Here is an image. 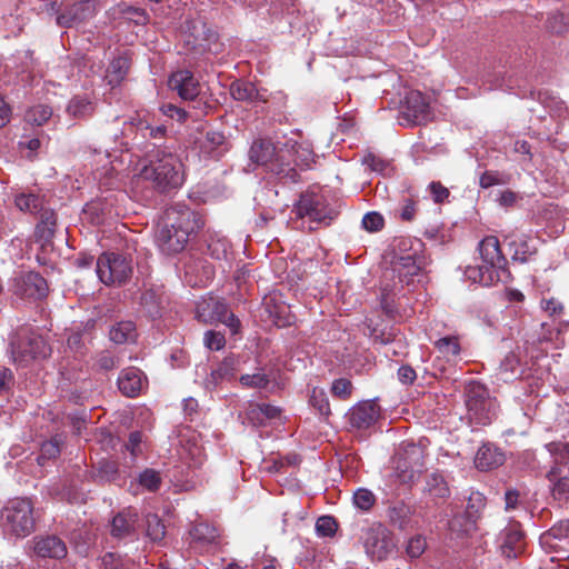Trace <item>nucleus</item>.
<instances>
[{
  "mask_svg": "<svg viewBox=\"0 0 569 569\" xmlns=\"http://www.w3.org/2000/svg\"><path fill=\"white\" fill-rule=\"evenodd\" d=\"M203 222L198 212L188 206L176 203L166 209L159 223L156 241L166 254H176L184 250L190 236L197 232Z\"/></svg>",
  "mask_w": 569,
  "mask_h": 569,
  "instance_id": "1",
  "label": "nucleus"
},
{
  "mask_svg": "<svg viewBox=\"0 0 569 569\" xmlns=\"http://www.w3.org/2000/svg\"><path fill=\"white\" fill-rule=\"evenodd\" d=\"M288 146L289 143H286L284 148L277 149L271 140H256L249 150V159L278 176L283 182L295 183L298 179V172L291 166Z\"/></svg>",
  "mask_w": 569,
  "mask_h": 569,
  "instance_id": "2",
  "label": "nucleus"
},
{
  "mask_svg": "<svg viewBox=\"0 0 569 569\" xmlns=\"http://www.w3.org/2000/svg\"><path fill=\"white\" fill-rule=\"evenodd\" d=\"M140 176L151 181L159 191L176 189L183 182L182 163L177 156L163 153L144 166Z\"/></svg>",
  "mask_w": 569,
  "mask_h": 569,
  "instance_id": "3",
  "label": "nucleus"
},
{
  "mask_svg": "<svg viewBox=\"0 0 569 569\" xmlns=\"http://www.w3.org/2000/svg\"><path fill=\"white\" fill-rule=\"evenodd\" d=\"M9 351L16 365L27 367L33 361L48 358L51 348L40 335L21 328L11 337Z\"/></svg>",
  "mask_w": 569,
  "mask_h": 569,
  "instance_id": "4",
  "label": "nucleus"
},
{
  "mask_svg": "<svg viewBox=\"0 0 569 569\" xmlns=\"http://www.w3.org/2000/svg\"><path fill=\"white\" fill-rule=\"evenodd\" d=\"M1 526L7 533H31L36 528L33 506L28 499H13L3 509Z\"/></svg>",
  "mask_w": 569,
  "mask_h": 569,
  "instance_id": "5",
  "label": "nucleus"
},
{
  "mask_svg": "<svg viewBox=\"0 0 569 569\" xmlns=\"http://www.w3.org/2000/svg\"><path fill=\"white\" fill-rule=\"evenodd\" d=\"M466 406L471 419L479 425H488L496 416L497 403L488 389L480 382L470 381L466 387Z\"/></svg>",
  "mask_w": 569,
  "mask_h": 569,
  "instance_id": "6",
  "label": "nucleus"
},
{
  "mask_svg": "<svg viewBox=\"0 0 569 569\" xmlns=\"http://www.w3.org/2000/svg\"><path fill=\"white\" fill-rule=\"evenodd\" d=\"M97 274L107 286H120L131 278L132 262L121 253L104 252L97 260Z\"/></svg>",
  "mask_w": 569,
  "mask_h": 569,
  "instance_id": "7",
  "label": "nucleus"
},
{
  "mask_svg": "<svg viewBox=\"0 0 569 569\" xmlns=\"http://www.w3.org/2000/svg\"><path fill=\"white\" fill-rule=\"evenodd\" d=\"M9 291L23 300H40L48 295V283L38 272H21L11 279Z\"/></svg>",
  "mask_w": 569,
  "mask_h": 569,
  "instance_id": "8",
  "label": "nucleus"
},
{
  "mask_svg": "<svg viewBox=\"0 0 569 569\" xmlns=\"http://www.w3.org/2000/svg\"><path fill=\"white\" fill-rule=\"evenodd\" d=\"M295 211L299 218L307 217L311 222L326 226L336 217V212L327 206L325 199L315 193L301 194Z\"/></svg>",
  "mask_w": 569,
  "mask_h": 569,
  "instance_id": "9",
  "label": "nucleus"
},
{
  "mask_svg": "<svg viewBox=\"0 0 569 569\" xmlns=\"http://www.w3.org/2000/svg\"><path fill=\"white\" fill-rule=\"evenodd\" d=\"M423 449L416 443L402 445L395 458V468L402 481H412L423 466Z\"/></svg>",
  "mask_w": 569,
  "mask_h": 569,
  "instance_id": "10",
  "label": "nucleus"
},
{
  "mask_svg": "<svg viewBox=\"0 0 569 569\" xmlns=\"http://www.w3.org/2000/svg\"><path fill=\"white\" fill-rule=\"evenodd\" d=\"M96 6L93 0H76L62 3L57 13V24L62 28H71L93 17Z\"/></svg>",
  "mask_w": 569,
  "mask_h": 569,
  "instance_id": "11",
  "label": "nucleus"
},
{
  "mask_svg": "<svg viewBox=\"0 0 569 569\" xmlns=\"http://www.w3.org/2000/svg\"><path fill=\"white\" fill-rule=\"evenodd\" d=\"M485 506L486 498L481 493H471L465 513L451 521L450 530L458 533H470L479 530L477 522L481 518V511Z\"/></svg>",
  "mask_w": 569,
  "mask_h": 569,
  "instance_id": "12",
  "label": "nucleus"
},
{
  "mask_svg": "<svg viewBox=\"0 0 569 569\" xmlns=\"http://www.w3.org/2000/svg\"><path fill=\"white\" fill-rule=\"evenodd\" d=\"M479 252L483 263L489 269L500 271L501 277L506 281L509 280L510 273L506 269L507 260L501 252L499 240L496 237H486L479 243Z\"/></svg>",
  "mask_w": 569,
  "mask_h": 569,
  "instance_id": "13",
  "label": "nucleus"
},
{
  "mask_svg": "<svg viewBox=\"0 0 569 569\" xmlns=\"http://www.w3.org/2000/svg\"><path fill=\"white\" fill-rule=\"evenodd\" d=\"M423 267V258L416 252L406 256H395L391 261V271L400 283L410 284L413 278L419 276Z\"/></svg>",
  "mask_w": 569,
  "mask_h": 569,
  "instance_id": "14",
  "label": "nucleus"
},
{
  "mask_svg": "<svg viewBox=\"0 0 569 569\" xmlns=\"http://www.w3.org/2000/svg\"><path fill=\"white\" fill-rule=\"evenodd\" d=\"M429 103L420 91H410L406 96L403 117L411 124H421L429 118Z\"/></svg>",
  "mask_w": 569,
  "mask_h": 569,
  "instance_id": "15",
  "label": "nucleus"
},
{
  "mask_svg": "<svg viewBox=\"0 0 569 569\" xmlns=\"http://www.w3.org/2000/svg\"><path fill=\"white\" fill-rule=\"evenodd\" d=\"M380 409L373 401H363L350 409L348 421L357 429L370 428L379 418Z\"/></svg>",
  "mask_w": 569,
  "mask_h": 569,
  "instance_id": "16",
  "label": "nucleus"
},
{
  "mask_svg": "<svg viewBox=\"0 0 569 569\" xmlns=\"http://www.w3.org/2000/svg\"><path fill=\"white\" fill-rule=\"evenodd\" d=\"M397 536H367L363 546L367 555L377 560H383L397 550Z\"/></svg>",
  "mask_w": 569,
  "mask_h": 569,
  "instance_id": "17",
  "label": "nucleus"
},
{
  "mask_svg": "<svg viewBox=\"0 0 569 569\" xmlns=\"http://www.w3.org/2000/svg\"><path fill=\"white\" fill-rule=\"evenodd\" d=\"M169 87L183 100H193L199 94V83L188 70L174 72L169 79Z\"/></svg>",
  "mask_w": 569,
  "mask_h": 569,
  "instance_id": "18",
  "label": "nucleus"
},
{
  "mask_svg": "<svg viewBox=\"0 0 569 569\" xmlns=\"http://www.w3.org/2000/svg\"><path fill=\"white\" fill-rule=\"evenodd\" d=\"M33 549L42 558H62L67 555L66 543L59 536H37Z\"/></svg>",
  "mask_w": 569,
  "mask_h": 569,
  "instance_id": "19",
  "label": "nucleus"
},
{
  "mask_svg": "<svg viewBox=\"0 0 569 569\" xmlns=\"http://www.w3.org/2000/svg\"><path fill=\"white\" fill-rule=\"evenodd\" d=\"M239 365V359L234 355H230L226 357L216 369H213L210 375L204 380V386L207 389H213L219 386L223 380H229L233 378L237 367Z\"/></svg>",
  "mask_w": 569,
  "mask_h": 569,
  "instance_id": "20",
  "label": "nucleus"
},
{
  "mask_svg": "<svg viewBox=\"0 0 569 569\" xmlns=\"http://www.w3.org/2000/svg\"><path fill=\"white\" fill-rule=\"evenodd\" d=\"M196 312L198 320L204 323H211L214 321L220 322L229 310L224 302L210 298L199 303Z\"/></svg>",
  "mask_w": 569,
  "mask_h": 569,
  "instance_id": "21",
  "label": "nucleus"
},
{
  "mask_svg": "<svg viewBox=\"0 0 569 569\" xmlns=\"http://www.w3.org/2000/svg\"><path fill=\"white\" fill-rule=\"evenodd\" d=\"M505 455L492 445H483L479 448L475 463L479 470L486 471L501 466Z\"/></svg>",
  "mask_w": 569,
  "mask_h": 569,
  "instance_id": "22",
  "label": "nucleus"
},
{
  "mask_svg": "<svg viewBox=\"0 0 569 569\" xmlns=\"http://www.w3.org/2000/svg\"><path fill=\"white\" fill-rule=\"evenodd\" d=\"M511 259L521 263L536 253L537 249L533 247L526 236H509L506 238Z\"/></svg>",
  "mask_w": 569,
  "mask_h": 569,
  "instance_id": "23",
  "label": "nucleus"
},
{
  "mask_svg": "<svg viewBox=\"0 0 569 569\" xmlns=\"http://www.w3.org/2000/svg\"><path fill=\"white\" fill-rule=\"evenodd\" d=\"M465 276L473 283L481 286H491L496 282L506 280L501 277L500 271L491 270L486 264L483 266H468L465 270Z\"/></svg>",
  "mask_w": 569,
  "mask_h": 569,
  "instance_id": "24",
  "label": "nucleus"
},
{
  "mask_svg": "<svg viewBox=\"0 0 569 569\" xmlns=\"http://www.w3.org/2000/svg\"><path fill=\"white\" fill-rule=\"evenodd\" d=\"M141 371L128 368L118 378L119 390L127 397H136L142 389Z\"/></svg>",
  "mask_w": 569,
  "mask_h": 569,
  "instance_id": "25",
  "label": "nucleus"
},
{
  "mask_svg": "<svg viewBox=\"0 0 569 569\" xmlns=\"http://www.w3.org/2000/svg\"><path fill=\"white\" fill-rule=\"evenodd\" d=\"M130 69V60L126 56L114 58L106 71V80L112 88L119 86L127 77Z\"/></svg>",
  "mask_w": 569,
  "mask_h": 569,
  "instance_id": "26",
  "label": "nucleus"
},
{
  "mask_svg": "<svg viewBox=\"0 0 569 569\" xmlns=\"http://www.w3.org/2000/svg\"><path fill=\"white\" fill-rule=\"evenodd\" d=\"M109 337L118 345L133 342L137 338L136 323L130 320L117 322L111 327Z\"/></svg>",
  "mask_w": 569,
  "mask_h": 569,
  "instance_id": "27",
  "label": "nucleus"
},
{
  "mask_svg": "<svg viewBox=\"0 0 569 569\" xmlns=\"http://www.w3.org/2000/svg\"><path fill=\"white\" fill-rule=\"evenodd\" d=\"M522 372L520 353L517 351H510L507 353L499 366V373L501 378L505 381L512 380L520 377Z\"/></svg>",
  "mask_w": 569,
  "mask_h": 569,
  "instance_id": "28",
  "label": "nucleus"
},
{
  "mask_svg": "<svg viewBox=\"0 0 569 569\" xmlns=\"http://www.w3.org/2000/svg\"><path fill=\"white\" fill-rule=\"evenodd\" d=\"M138 521V515L132 509H126L119 512L112 519L113 533H129L138 530L136 522Z\"/></svg>",
  "mask_w": 569,
  "mask_h": 569,
  "instance_id": "29",
  "label": "nucleus"
},
{
  "mask_svg": "<svg viewBox=\"0 0 569 569\" xmlns=\"http://www.w3.org/2000/svg\"><path fill=\"white\" fill-rule=\"evenodd\" d=\"M162 302L161 295L153 289L146 290L140 298L143 312L150 318H156L161 315Z\"/></svg>",
  "mask_w": 569,
  "mask_h": 569,
  "instance_id": "30",
  "label": "nucleus"
},
{
  "mask_svg": "<svg viewBox=\"0 0 569 569\" xmlns=\"http://www.w3.org/2000/svg\"><path fill=\"white\" fill-rule=\"evenodd\" d=\"M548 479L552 483L551 493L555 500L559 502L569 501V477L558 478L556 469H551L548 472Z\"/></svg>",
  "mask_w": 569,
  "mask_h": 569,
  "instance_id": "31",
  "label": "nucleus"
},
{
  "mask_svg": "<svg viewBox=\"0 0 569 569\" xmlns=\"http://www.w3.org/2000/svg\"><path fill=\"white\" fill-rule=\"evenodd\" d=\"M307 512L303 509H292L283 513V531H302L309 528L306 522Z\"/></svg>",
  "mask_w": 569,
  "mask_h": 569,
  "instance_id": "32",
  "label": "nucleus"
},
{
  "mask_svg": "<svg viewBox=\"0 0 569 569\" xmlns=\"http://www.w3.org/2000/svg\"><path fill=\"white\" fill-rule=\"evenodd\" d=\"M93 103L84 97L77 96L72 98L67 106L68 114L78 119L88 118L93 113Z\"/></svg>",
  "mask_w": 569,
  "mask_h": 569,
  "instance_id": "33",
  "label": "nucleus"
},
{
  "mask_svg": "<svg viewBox=\"0 0 569 569\" xmlns=\"http://www.w3.org/2000/svg\"><path fill=\"white\" fill-rule=\"evenodd\" d=\"M230 94L238 101H253L258 97V91L253 83L238 80L231 83Z\"/></svg>",
  "mask_w": 569,
  "mask_h": 569,
  "instance_id": "34",
  "label": "nucleus"
},
{
  "mask_svg": "<svg viewBox=\"0 0 569 569\" xmlns=\"http://www.w3.org/2000/svg\"><path fill=\"white\" fill-rule=\"evenodd\" d=\"M426 490L431 497L437 499H446L450 495L449 487L443 477L437 473L428 476L426 481Z\"/></svg>",
  "mask_w": 569,
  "mask_h": 569,
  "instance_id": "35",
  "label": "nucleus"
},
{
  "mask_svg": "<svg viewBox=\"0 0 569 569\" xmlns=\"http://www.w3.org/2000/svg\"><path fill=\"white\" fill-rule=\"evenodd\" d=\"M401 543L410 558H418L425 552L427 548L425 536H401Z\"/></svg>",
  "mask_w": 569,
  "mask_h": 569,
  "instance_id": "36",
  "label": "nucleus"
},
{
  "mask_svg": "<svg viewBox=\"0 0 569 569\" xmlns=\"http://www.w3.org/2000/svg\"><path fill=\"white\" fill-rule=\"evenodd\" d=\"M52 117V109L44 104H38L27 110L24 120L32 126H42Z\"/></svg>",
  "mask_w": 569,
  "mask_h": 569,
  "instance_id": "37",
  "label": "nucleus"
},
{
  "mask_svg": "<svg viewBox=\"0 0 569 569\" xmlns=\"http://www.w3.org/2000/svg\"><path fill=\"white\" fill-rule=\"evenodd\" d=\"M56 222V213L50 210H44L41 213L40 223L37 226L38 236L41 239L49 241L54 234Z\"/></svg>",
  "mask_w": 569,
  "mask_h": 569,
  "instance_id": "38",
  "label": "nucleus"
},
{
  "mask_svg": "<svg viewBox=\"0 0 569 569\" xmlns=\"http://www.w3.org/2000/svg\"><path fill=\"white\" fill-rule=\"evenodd\" d=\"M139 485L150 492H156L159 490L162 483V477L159 471L147 468L142 472H140L138 477Z\"/></svg>",
  "mask_w": 569,
  "mask_h": 569,
  "instance_id": "39",
  "label": "nucleus"
},
{
  "mask_svg": "<svg viewBox=\"0 0 569 569\" xmlns=\"http://www.w3.org/2000/svg\"><path fill=\"white\" fill-rule=\"evenodd\" d=\"M523 536H503L500 542L501 553L507 558H516L523 550Z\"/></svg>",
  "mask_w": 569,
  "mask_h": 569,
  "instance_id": "40",
  "label": "nucleus"
},
{
  "mask_svg": "<svg viewBox=\"0 0 569 569\" xmlns=\"http://www.w3.org/2000/svg\"><path fill=\"white\" fill-rule=\"evenodd\" d=\"M439 353L451 359L460 353V345L457 337H445L435 342Z\"/></svg>",
  "mask_w": 569,
  "mask_h": 569,
  "instance_id": "41",
  "label": "nucleus"
},
{
  "mask_svg": "<svg viewBox=\"0 0 569 569\" xmlns=\"http://www.w3.org/2000/svg\"><path fill=\"white\" fill-rule=\"evenodd\" d=\"M353 503L358 509L369 511L376 503V496L369 489L359 488L353 493Z\"/></svg>",
  "mask_w": 569,
  "mask_h": 569,
  "instance_id": "42",
  "label": "nucleus"
},
{
  "mask_svg": "<svg viewBox=\"0 0 569 569\" xmlns=\"http://www.w3.org/2000/svg\"><path fill=\"white\" fill-rule=\"evenodd\" d=\"M269 382V377L261 371L252 375H242L240 377V383L247 388L262 389L266 388Z\"/></svg>",
  "mask_w": 569,
  "mask_h": 569,
  "instance_id": "43",
  "label": "nucleus"
},
{
  "mask_svg": "<svg viewBox=\"0 0 569 569\" xmlns=\"http://www.w3.org/2000/svg\"><path fill=\"white\" fill-rule=\"evenodd\" d=\"M60 453V439L58 437L52 438L49 441L42 443L40 455L37 458L39 465H43L44 459H52L58 457Z\"/></svg>",
  "mask_w": 569,
  "mask_h": 569,
  "instance_id": "44",
  "label": "nucleus"
},
{
  "mask_svg": "<svg viewBox=\"0 0 569 569\" xmlns=\"http://www.w3.org/2000/svg\"><path fill=\"white\" fill-rule=\"evenodd\" d=\"M17 207L22 211L34 212L42 207L41 199L36 194H20L16 198Z\"/></svg>",
  "mask_w": 569,
  "mask_h": 569,
  "instance_id": "45",
  "label": "nucleus"
},
{
  "mask_svg": "<svg viewBox=\"0 0 569 569\" xmlns=\"http://www.w3.org/2000/svg\"><path fill=\"white\" fill-rule=\"evenodd\" d=\"M362 227L369 232L380 231L385 226L383 217L376 212H368L362 218Z\"/></svg>",
  "mask_w": 569,
  "mask_h": 569,
  "instance_id": "46",
  "label": "nucleus"
},
{
  "mask_svg": "<svg viewBox=\"0 0 569 569\" xmlns=\"http://www.w3.org/2000/svg\"><path fill=\"white\" fill-rule=\"evenodd\" d=\"M288 143H289L288 148L290 150L289 158L291 157V153L293 152L297 156V159L293 160L296 164L308 166L309 162L313 158L312 152L308 148H303L301 144H298L296 141L292 143H290V142H288Z\"/></svg>",
  "mask_w": 569,
  "mask_h": 569,
  "instance_id": "47",
  "label": "nucleus"
},
{
  "mask_svg": "<svg viewBox=\"0 0 569 569\" xmlns=\"http://www.w3.org/2000/svg\"><path fill=\"white\" fill-rule=\"evenodd\" d=\"M352 389L351 381L345 378L336 379L331 386L332 395L340 399L349 398L352 393Z\"/></svg>",
  "mask_w": 569,
  "mask_h": 569,
  "instance_id": "48",
  "label": "nucleus"
},
{
  "mask_svg": "<svg viewBox=\"0 0 569 569\" xmlns=\"http://www.w3.org/2000/svg\"><path fill=\"white\" fill-rule=\"evenodd\" d=\"M204 346L210 350H221L226 345L224 336L221 332L209 330L203 337Z\"/></svg>",
  "mask_w": 569,
  "mask_h": 569,
  "instance_id": "49",
  "label": "nucleus"
},
{
  "mask_svg": "<svg viewBox=\"0 0 569 569\" xmlns=\"http://www.w3.org/2000/svg\"><path fill=\"white\" fill-rule=\"evenodd\" d=\"M310 402L321 416L328 417L331 413L329 401L325 392L313 390Z\"/></svg>",
  "mask_w": 569,
  "mask_h": 569,
  "instance_id": "50",
  "label": "nucleus"
},
{
  "mask_svg": "<svg viewBox=\"0 0 569 569\" xmlns=\"http://www.w3.org/2000/svg\"><path fill=\"white\" fill-rule=\"evenodd\" d=\"M407 516V508L405 506H396L388 509V517L395 529L405 530V518Z\"/></svg>",
  "mask_w": 569,
  "mask_h": 569,
  "instance_id": "51",
  "label": "nucleus"
},
{
  "mask_svg": "<svg viewBox=\"0 0 569 569\" xmlns=\"http://www.w3.org/2000/svg\"><path fill=\"white\" fill-rule=\"evenodd\" d=\"M315 528L317 533H336L338 522L332 516H322L318 518Z\"/></svg>",
  "mask_w": 569,
  "mask_h": 569,
  "instance_id": "52",
  "label": "nucleus"
},
{
  "mask_svg": "<svg viewBox=\"0 0 569 569\" xmlns=\"http://www.w3.org/2000/svg\"><path fill=\"white\" fill-rule=\"evenodd\" d=\"M548 451L555 456L557 463H563L569 459V445L563 442H551L547 446Z\"/></svg>",
  "mask_w": 569,
  "mask_h": 569,
  "instance_id": "53",
  "label": "nucleus"
},
{
  "mask_svg": "<svg viewBox=\"0 0 569 569\" xmlns=\"http://www.w3.org/2000/svg\"><path fill=\"white\" fill-rule=\"evenodd\" d=\"M560 331L551 323L543 322L540 326V331L537 335L538 342L552 341L559 336Z\"/></svg>",
  "mask_w": 569,
  "mask_h": 569,
  "instance_id": "54",
  "label": "nucleus"
},
{
  "mask_svg": "<svg viewBox=\"0 0 569 569\" xmlns=\"http://www.w3.org/2000/svg\"><path fill=\"white\" fill-rule=\"evenodd\" d=\"M118 475V466L113 461H103L99 467V476L107 481L116 480Z\"/></svg>",
  "mask_w": 569,
  "mask_h": 569,
  "instance_id": "55",
  "label": "nucleus"
},
{
  "mask_svg": "<svg viewBox=\"0 0 569 569\" xmlns=\"http://www.w3.org/2000/svg\"><path fill=\"white\" fill-rule=\"evenodd\" d=\"M122 12L128 20L133 21L136 24H144L148 20L147 13L139 8L127 7Z\"/></svg>",
  "mask_w": 569,
  "mask_h": 569,
  "instance_id": "56",
  "label": "nucleus"
},
{
  "mask_svg": "<svg viewBox=\"0 0 569 569\" xmlns=\"http://www.w3.org/2000/svg\"><path fill=\"white\" fill-rule=\"evenodd\" d=\"M160 110L164 116L177 119L178 121L182 122L187 119V112L172 103L162 104Z\"/></svg>",
  "mask_w": 569,
  "mask_h": 569,
  "instance_id": "57",
  "label": "nucleus"
},
{
  "mask_svg": "<svg viewBox=\"0 0 569 569\" xmlns=\"http://www.w3.org/2000/svg\"><path fill=\"white\" fill-rule=\"evenodd\" d=\"M432 199L436 203H441L449 197V190L439 181H433L429 184Z\"/></svg>",
  "mask_w": 569,
  "mask_h": 569,
  "instance_id": "58",
  "label": "nucleus"
},
{
  "mask_svg": "<svg viewBox=\"0 0 569 569\" xmlns=\"http://www.w3.org/2000/svg\"><path fill=\"white\" fill-rule=\"evenodd\" d=\"M246 415L247 419L254 426L263 425L266 422L264 415L260 405H250Z\"/></svg>",
  "mask_w": 569,
  "mask_h": 569,
  "instance_id": "59",
  "label": "nucleus"
},
{
  "mask_svg": "<svg viewBox=\"0 0 569 569\" xmlns=\"http://www.w3.org/2000/svg\"><path fill=\"white\" fill-rule=\"evenodd\" d=\"M416 202L411 199H405L399 209V217L403 221H412L416 217Z\"/></svg>",
  "mask_w": 569,
  "mask_h": 569,
  "instance_id": "60",
  "label": "nucleus"
},
{
  "mask_svg": "<svg viewBox=\"0 0 569 569\" xmlns=\"http://www.w3.org/2000/svg\"><path fill=\"white\" fill-rule=\"evenodd\" d=\"M147 532L146 533H164L166 527L162 525L157 515L149 513L146 517Z\"/></svg>",
  "mask_w": 569,
  "mask_h": 569,
  "instance_id": "61",
  "label": "nucleus"
},
{
  "mask_svg": "<svg viewBox=\"0 0 569 569\" xmlns=\"http://www.w3.org/2000/svg\"><path fill=\"white\" fill-rule=\"evenodd\" d=\"M417 375L412 367L401 366L398 369V379L403 385H411L416 380Z\"/></svg>",
  "mask_w": 569,
  "mask_h": 569,
  "instance_id": "62",
  "label": "nucleus"
},
{
  "mask_svg": "<svg viewBox=\"0 0 569 569\" xmlns=\"http://www.w3.org/2000/svg\"><path fill=\"white\" fill-rule=\"evenodd\" d=\"M97 365L100 369L107 371L114 369L118 366V362L109 352H102L97 360Z\"/></svg>",
  "mask_w": 569,
  "mask_h": 569,
  "instance_id": "63",
  "label": "nucleus"
},
{
  "mask_svg": "<svg viewBox=\"0 0 569 569\" xmlns=\"http://www.w3.org/2000/svg\"><path fill=\"white\" fill-rule=\"evenodd\" d=\"M520 502V492L517 489H508L505 493L506 510L515 509Z\"/></svg>",
  "mask_w": 569,
  "mask_h": 569,
  "instance_id": "64",
  "label": "nucleus"
}]
</instances>
